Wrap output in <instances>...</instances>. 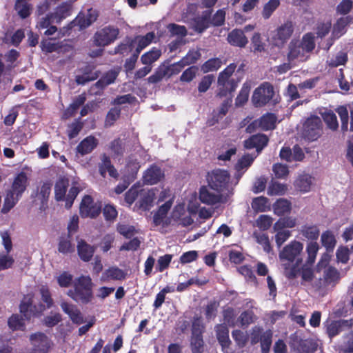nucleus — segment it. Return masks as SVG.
I'll return each mask as SVG.
<instances>
[{"label":"nucleus","mask_w":353,"mask_h":353,"mask_svg":"<svg viewBox=\"0 0 353 353\" xmlns=\"http://www.w3.org/2000/svg\"><path fill=\"white\" fill-rule=\"evenodd\" d=\"M303 244L293 240L285 245L279 252V257L284 269V274L288 279L296 277L299 267L303 262Z\"/></svg>","instance_id":"f257e3e1"},{"label":"nucleus","mask_w":353,"mask_h":353,"mask_svg":"<svg viewBox=\"0 0 353 353\" xmlns=\"http://www.w3.org/2000/svg\"><path fill=\"white\" fill-rule=\"evenodd\" d=\"M314 38V34L309 32L301 40L292 39L288 45V61L295 63L306 61L315 48Z\"/></svg>","instance_id":"f03ea898"},{"label":"nucleus","mask_w":353,"mask_h":353,"mask_svg":"<svg viewBox=\"0 0 353 353\" xmlns=\"http://www.w3.org/2000/svg\"><path fill=\"white\" fill-rule=\"evenodd\" d=\"M73 288L67 294L79 303L87 304L93 298L92 283L89 276L82 275L73 281Z\"/></svg>","instance_id":"7ed1b4c3"},{"label":"nucleus","mask_w":353,"mask_h":353,"mask_svg":"<svg viewBox=\"0 0 353 353\" xmlns=\"http://www.w3.org/2000/svg\"><path fill=\"white\" fill-rule=\"evenodd\" d=\"M28 177L25 172L18 174L12 182L11 188L7 191L1 209L3 213L9 212L21 199L28 186Z\"/></svg>","instance_id":"20e7f679"},{"label":"nucleus","mask_w":353,"mask_h":353,"mask_svg":"<svg viewBox=\"0 0 353 353\" xmlns=\"http://www.w3.org/2000/svg\"><path fill=\"white\" fill-rule=\"evenodd\" d=\"M208 183L210 188L222 192L226 196H230L233 194L234 187L230 182V176L228 171L216 169L208 174Z\"/></svg>","instance_id":"39448f33"},{"label":"nucleus","mask_w":353,"mask_h":353,"mask_svg":"<svg viewBox=\"0 0 353 353\" xmlns=\"http://www.w3.org/2000/svg\"><path fill=\"white\" fill-rule=\"evenodd\" d=\"M29 340L32 345L29 353H48L53 345L50 339L43 332L32 334Z\"/></svg>","instance_id":"423d86ee"},{"label":"nucleus","mask_w":353,"mask_h":353,"mask_svg":"<svg viewBox=\"0 0 353 353\" xmlns=\"http://www.w3.org/2000/svg\"><path fill=\"white\" fill-rule=\"evenodd\" d=\"M236 68V65L235 63H231L219 74L218 77L219 92H218L217 96H225L227 92H232L234 90L235 86L234 85L233 80H230V78L234 72Z\"/></svg>","instance_id":"0eeeda50"},{"label":"nucleus","mask_w":353,"mask_h":353,"mask_svg":"<svg viewBox=\"0 0 353 353\" xmlns=\"http://www.w3.org/2000/svg\"><path fill=\"white\" fill-rule=\"evenodd\" d=\"M274 95L273 87L269 83H263L255 89L252 97L254 106L262 107L267 104Z\"/></svg>","instance_id":"6e6552de"},{"label":"nucleus","mask_w":353,"mask_h":353,"mask_svg":"<svg viewBox=\"0 0 353 353\" xmlns=\"http://www.w3.org/2000/svg\"><path fill=\"white\" fill-rule=\"evenodd\" d=\"M119 30L113 26H106L99 30L94 35V42L97 46H105L118 37Z\"/></svg>","instance_id":"1a4fd4ad"},{"label":"nucleus","mask_w":353,"mask_h":353,"mask_svg":"<svg viewBox=\"0 0 353 353\" xmlns=\"http://www.w3.org/2000/svg\"><path fill=\"white\" fill-rule=\"evenodd\" d=\"M293 32V23L292 21L285 22L274 30L272 37L273 45L279 48H282L291 37Z\"/></svg>","instance_id":"9d476101"},{"label":"nucleus","mask_w":353,"mask_h":353,"mask_svg":"<svg viewBox=\"0 0 353 353\" xmlns=\"http://www.w3.org/2000/svg\"><path fill=\"white\" fill-rule=\"evenodd\" d=\"M322 134V123L318 117H313L306 120L303 126V136L309 141L316 140Z\"/></svg>","instance_id":"9b49d317"},{"label":"nucleus","mask_w":353,"mask_h":353,"mask_svg":"<svg viewBox=\"0 0 353 353\" xmlns=\"http://www.w3.org/2000/svg\"><path fill=\"white\" fill-rule=\"evenodd\" d=\"M277 118L272 113H267L263 115L259 119L255 120L250 124L246 130L248 132H252L255 129L259 128L262 130H272L276 126Z\"/></svg>","instance_id":"f8f14e48"},{"label":"nucleus","mask_w":353,"mask_h":353,"mask_svg":"<svg viewBox=\"0 0 353 353\" xmlns=\"http://www.w3.org/2000/svg\"><path fill=\"white\" fill-rule=\"evenodd\" d=\"M226 196L221 192L215 193L205 186L199 190V198L201 202L208 205H215L225 202Z\"/></svg>","instance_id":"ddd939ff"},{"label":"nucleus","mask_w":353,"mask_h":353,"mask_svg":"<svg viewBox=\"0 0 353 353\" xmlns=\"http://www.w3.org/2000/svg\"><path fill=\"white\" fill-rule=\"evenodd\" d=\"M79 208L82 217L94 218L99 214L101 207L99 203H94L90 196L86 195L83 198Z\"/></svg>","instance_id":"4468645a"},{"label":"nucleus","mask_w":353,"mask_h":353,"mask_svg":"<svg viewBox=\"0 0 353 353\" xmlns=\"http://www.w3.org/2000/svg\"><path fill=\"white\" fill-rule=\"evenodd\" d=\"M323 269V278H319L312 284L313 287L317 290L326 288L339 279V273L336 268L329 266Z\"/></svg>","instance_id":"2eb2a0df"},{"label":"nucleus","mask_w":353,"mask_h":353,"mask_svg":"<svg viewBox=\"0 0 353 353\" xmlns=\"http://www.w3.org/2000/svg\"><path fill=\"white\" fill-rule=\"evenodd\" d=\"M164 176V172L159 167L152 165L143 173V183L148 185H153L161 181Z\"/></svg>","instance_id":"dca6fc26"},{"label":"nucleus","mask_w":353,"mask_h":353,"mask_svg":"<svg viewBox=\"0 0 353 353\" xmlns=\"http://www.w3.org/2000/svg\"><path fill=\"white\" fill-rule=\"evenodd\" d=\"M32 299L30 296H25L20 304V312L26 319H30L32 316L35 315L45 309L44 306L40 305L39 309H37L36 306L32 305Z\"/></svg>","instance_id":"f3484780"},{"label":"nucleus","mask_w":353,"mask_h":353,"mask_svg":"<svg viewBox=\"0 0 353 353\" xmlns=\"http://www.w3.org/2000/svg\"><path fill=\"white\" fill-rule=\"evenodd\" d=\"M98 17V13L92 8L88 9L85 12H81L76 18L75 23L80 28H85L94 23Z\"/></svg>","instance_id":"a211bd4d"},{"label":"nucleus","mask_w":353,"mask_h":353,"mask_svg":"<svg viewBox=\"0 0 353 353\" xmlns=\"http://www.w3.org/2000/svg\"><path fill=\"white\" fill-rule=\"evenodd\" d=\"M353 23V17L348 15L339 18L333 26L332 37L339 39L346 32L347 26Z\"/></svg>","instance_id":"6ab92c4d"},{"label":"nucleus","mask_w":353,"mask_h":353,"mask_svg":"<svg viewBox=\"0 0 353 353\" xmlns=\"http://www.w3.org/2000/svg\"><path fill=\"white\" fill-rule=\"evenodd\" d=\"M157 192L158 190L157 188L141 190L140 192L139 207L143 210H148L153 205Z\"/></svg>","instance_id":"aec40b11"},{"label":"nucleus","mask_w":353,"mask_h":353,"mask_svg":"<svg viewBox=\"0 0 353 353\" xmlns=\"http://www.w3.org/2000/svg\"><path fill=\"white\" fill-rule=\"evenodd\" d=\"M268 139L267 136L258 134L252 136L250 139L245 141V147L248 149L256 148L257 153L267 145Z\"/></svg>","instance_id":"412c9836"},{"label":"nucleus","mask_w":353,"mask_h":353,"mask_svg":"<svg viewBox=\"0 0 353 353\" xmlns=\"http://www.w3.org/2000/svg\"><path fill=\"white\" fill-rule=\"evenodd\" d=\"M77 241L79 257L84 261H89L94 252V248L88 244L83 239L78 238Z\"/></svg>","instance_id":"4be33fe9"},{"label":"nucleus","mask_w":353,"mask_h":353,"mask_svg":"<svg viewBox=\"0 0 353 353\" xmlns=\"http://www.w3.org/2000/svg\"><path fill=\"white\" fill-rule=\"evenodd\" d=\"M61 307L63 311L70 316L73 323L76 324H81L83 323L81 314L76 306L63 301L61 303Z\"/></svg>","instance_id":"5701e85b"},{"label":"nucleus","mask_w":353,"mask_h":353,"mask_svg":"<svg viewBox=\"0 0 353 353\" xmlns=\"http://www.w3.org/2000/svg\"><path fill=\"white\" fill-rule=\"evenodd\" d=\"M314 179L307 174H302L294 181V186L303 192H309L314 183Z\"/></svg>","instance_id":"b1692460"},{"label":"nucleus","mask_w":353,"mask_h":353,"mask_svg":"<svg viewBox=\"0 0 353 353\" xmlns=\"http://www.w3.org/2000/svg\"><path fill=\"white\" fill-rule=\"evenodd\" d=\"M98 141L92 136L85 138L77 147V151L81 155L90 153L97 145Z\"/></svg>","instance_id":"393cba45"},{"label":"nucleus","mask_w":353,"mask_h":353,"mask_svg":"<svg viewBox=\"0 0 353 353\" xmlns=\"http://www.w3.org/2000/svg\"><path fill=\"white\" fill-rule=\"evenodd\" d=\"M256 157V155L246 154L238 161L235 166L236 170V174H235L236 178L239 179L241 177L245 170L251 165Z\"/></svg>","instance_id":"a878e982"},{"label":"nucleus","mask_w":353,"mask_h":353,"mask_svg":"<svg viewBox=\"0 0 353 353\" xmlns=\"http://www.w3.org/2000/svg\"><path fill=\"white\" fill-rule=\"evenodd\" d=\"M126 274L117 267H110L105 270L101 276V280L108 281L110 280H122L125 278Z\"/></svg>","instance_id":"bb28decb"},{"label":"nucleus","mask_w":353,"mask_h":353,"mask_svg":"<svg viewBox=\"0 0 353 353\" xmlns=\"http://www.w3.org/2000/svg\"><path fill=\"white\" fill-rule=\"evenodd\" d=\"M228 42L235 46L244 47L248 43V39L243 31L232 30L228 36Z\"/></svg>","instance_id":"cd10ccee"},{"label":"nucleus","mask_w":353,"mask_h":353,"mask_svg":"<svg viewBox=\"0 0 353 353\" xmlns=\"http://www.w3.org/2000/svg\"><path fill=\"white\" fill-rule=\"evenodd\" d=\"M118 76V72L115 70H110L106 72L95 84L94 86L96 88L99 89L100 90H103L104 88L108 86V85L114 82L115 79Z\"/></svg>","instance_id":"c85d7f7f"},{"label":"nucleus","mask_w":353,"mask_h":353,"mask_svg":"<svg viewBox=\"0 0 353 353\" xmlns=\"http://www.w3.org/2000/svg\"><path fill=\"white\" fill-rule=\"evenodd\" d=\"M172 202L168 201L163 204L158 210L157 212L154 214L153 216V223L157 226L163 223L164 219L166 217V215L171 208Z\"/></svg>","instance_id":"c756f323"},{"label":"nucleus","mask_w":353,"mask_h":353,"mask_svg":"<svg viewBox=\"0 0 353 353\" xmlns=\"http://www.w3.org/2000/svg\"><path fill=\"white\" fill-rule=\"evenodd\" d=\"M58 250L64 254L72 253L74 251V245L71 241L70 234L59 238Z\"/></svg>","instance_id":"7c9ffc66"},{"label":"nucleus","mask_w":353,"mask_h":353,"mask_svg":"<svg viewBox=\"0 0 353 353\" xmlns=\"http://www.w3.org/2000/svg\"><path fill=\"white\" fill-rule=\"evenodd\" d=\"M210 24V13L205 12L202 16L198 17L194 20L193 28L196 32H202L209 27Z\"/></svg>","instance_id":"2f4dec72"},{"label":"nucleus","mask_w":353,"mask_h":353,"mask_svg":"<svg viewBox=\"0 0 353 353\" xmlns=\"http://www.w3.org/2000/svg\"><path fill=\"white\" fill-rule=\"evenodd\" d=\"M99 76V72L98 71H94L89 68L82 74H77L75 80L77 84L84 85L89 81L97 79Z\"/></svg>","instance_id":"473e14b6"},{"label":"nucleus","mask_w":353,"mask_h":353,"mask_svg":"<svg viewBox=\"0 0 353 353\" xmlns=\"http://www.w3.org/2000/svg\"><path fill=\"white\" fill-rule=\"evenodd\" d=\"M69 185V181L66 179H59L54 186L55 199L57 201H61L65 199V193Z\"/></svg>","instance_id":"72a5a7b5"},{"label":"nucleus","mask_w":353,"mask_h":353,"mask_svg":"<svg viewBox=\"0 0 353 353\" xmlns=\"http://www.w3.org/2000/svg\"><path fill=\"white\" fill-rule=\"evenodd\" d=\"M350 324L348 321L341 320L332 321L327 325V332L330 338L337 335L340 332L343 330V327L349 326Z\"/></svg>","instance_id":"f704fd0d"},{"label":"nucleus","mask_w":353,"mask_h":353,"mask_svg":"<svg viewBox=\"0 0 353 353\" xmlns=\"http://www.w3.org/2000/svg\"><path fill=\"white\" fill-rule=\"evenodd\" d=\"M252 208L256 212H266L270 210L268 199L264 196L256 197L252 200Z\"/></svg>","instance_id":"c9c22d12"},{"label":"nucleus","mask_w":353,"mask_h":353,"mask_svg":"<svg viewBox=\"0 0 353 353\" xmlns=\"http://www.w3.org/2000/svg\"><path fill=\"white\" fill-rule=\"evenodd\" d=\"M319 250V245L315 241H310L307 244L306 252L307 254V257L305 263L310 265H312L314 264Z\"/></svg>","instance_id":"e433bc0d"},{"label":"nucleus","mask_w":353,"mask_h":353,"mask_svg":"<svg viewBox=\"0 0 353 353\" xmlns=\"http://www.w3.org/2000/svg\"><path fill=\"white\" fill-rule=\"evenodd\" d=\"M290 209V203L285 199H278L273 205L274 212L275 214L279 216L289 212Z\"/></svg>","instance_id":"4c0bfd02"},{"label":"nucleus","mask_w":353,"mask_h":353,"mask_svg":"<svg viewBox=\"0 0 353 353\" xmlns=\"http://www.w3.org/2000/svg\"><path fill=\"white\" fill-rule=\"evenodd\" d=\"M161 55V51L157 48H153L152 50L144 53L141 57V61L144 65H151L152 63L155 62Z\"/></svg>","instance_id":"58836bf2"},{"label":"nucleus","mask_w":353,"mask_h":353,"mask_svg":"<svg viewBox=\"0 0 353 353\" xmlns=\"http://www.w3.org/2000/svg\"><path fill=\"white\" fill-rule=\"evenodd\" d=\"M51 192V184L48 182H45L42 184L38 190L37 194L36 201H40L41 206L43 207L47 202L48 197Z\"/></svg>","instance_id":"ea45409f"},{"label":"nucleus","mask_w":353,"mask_h":353,"mask_svg":"<svg viewBox=\"0 0 353 353\" xmlns=\"http://www.w3.org/2000/svg\"><path fill=\"white\" fill-rule=\"evenodd\" d=\"M300 232L307 239L316 240L319 238L320 230L316 225H304L301 228Z\"/></svg>","instance_id":"a19ab883"},{"label":"nucleus","mask_w":353,"mask_h":353,"mask_svg":"<svg viewBox=\"0 0 353 353\" xmlns=\"http://www.w3.org/2000/svg\"><path fill=\"white\" fill-rule=\"evenodd\" d=\"M71 5L68 3H62L59 6L56 11L52 13L54 16L56 23H59L63 19L70 14Z\"/></svg>","instance_id":"79ce46f5"},{"label":"nucleus","mask_w":353,"mask_h":353,"mask_svg":"<svg viewBox=\"0 0 353 353\" xmlns=\"http://www.w3.org/2000/svg\"><path fill=\"white\" fill-rule=\"evenodd\" d=\"M297 220L294 217L287 216L279 219L274 225V229L292 228L296 225Z\"/></svg>","instance_id":"37998d69"},{"label":"nucleus","mask_w":353,"mask_h":353,"mask_svg":"<svg viewBox=\"0 0 353 353\" xmlns=\"http://www.w3.org/2000/svg\"><path fill=\"white\" fill-rule=\"evenodd\" d=\"M280 5L279 0H269L263 8L261 12L262 17L265 19H268L273 12L278 8Z\"/></svg>","instance_id":"c03bdc74"},{"label":"nucleus","mask_w":353,"mask_h":353,"mask_svg":"<svg viewBox=\"0 0 353 353\" xmlns=\"http://www.w3.org/2000/svg\"><path fill=\"white\" fill-rule=\"evenodd\" d=\"M216 337L221 345L231 343L229 339V330L224 325H218L216 327Z\"/></svg>","instance_id":"a18cd8bd"},{"label":"nucleus","mask_w":353,"mask_h":353,"mask_svg":"<svg viewBox=\"0 0 353 353\" xmlns=\"http://www.w3.org/2000/svg\"><path fill=\"white\" fill-rule=\"evenodd\" d=\"M322 245L326 248L327 252L332 251L336 245V240L333 234L330 231H326L321 234V237Z\"/></svg>","instance_id":"49530a36"},{"label":"nucleus","mask_w":353,"mask_h":353,"mask_svg":"<svg viewBox=\"0 0 353 353\" xmlns=\"http://www.w3.org/2000/svg\"><path fill=\"white\" fill-rule=\"evenodd\" d=\"M287 190L288 187L286 185L276 181H272L268 188V194L270 196L283 195Z\"/></svg>","instance_id":"de8ad7c7"},{"label":"nucleus","mask_w":353,"mask_h":353,"mask_svg":"<svg viewBox=\"0 0 353 353\" xmlns=\"http://www.w3.org/2000/svg\"><path fill=\"white\" fill-rule=\"evenodd\" d=\"M322 117L329 128L333 130H335L338 128L339 123L337 121V118L333 112L330 110H325L322 113Z\"/></svg>","instance_id":"09e8293b"},{"label":"nucleus","mask_w":353,"mask_h":353,"mask_svg":"<svg viewBox=\"0 0 353 353\" xmlns=\"http://www.w3.org/2000/svg\"><path fill=\"white\" fill-rule=\"evenodd\" d=\"M164 77H168L165 65H161L154 73L148 78V81L150 83H157L162 81Z\"/></svg>","instance_id":"8fccbe9b"},{"label":"nucleus","mask_w":353,"mask_h":353,"mask_svg":"<svg viewBox=\"0 0 353 353\" xmlns=\"http://www.w3.org/2000/svg\"><path fill=\"white\" fill-rule=\"evenodd\" d=\"M154 32H148L146 35L143 37H138L136 40L138 43L137 47L136 48V52L139 54L140 52L148 46L152 41L154 39Z\"/></svg>","instance_id":"3c124183"},{"label":"nucleus","mask_w":353,"mask_h":353,"mask_svg":"<svg viewBox=\"0 0 353 353\" xmlns=\"http://www.w3.org/2000/svg\"><path fill=\"white\" fill-rule=\"evenodd\" d=\"M272 333L270 330L265 331L260 338L261 350L263 353H269L272 344Z\"/></svg>","instance_id":"603ef678"},{"label":"nucleus","mask_w":353,"mask_h":353,"mask_svg":"<svg viewBox=\"0 0 353 353\" xmlns=\"http://www.w3.org/2000/svg\"><path fill=\"white\" fill-rule=\"evenodd\" d=\"M221 61L219 58L210 59L203 63L201 70L205 73L216 70L221 67Z\"/></svg>","instance_id":"864d4df0"},{"label":"nucleus","mask_w":353,"mask_h":353,"mask_svg":"<svg viewBox=\"0 0 353 353\" xmlns=\"http://www.w3.org/2000/svg\"><path fill=\"white\" fill-rule=\"evenodd\" d=\"M253 236L256 241L262 245L265 252L269 253L272 250L268 236L266 234L254 232Z\"/></svg>","instance_id":"5fc2aeb1"},{"label":"nucleus","mask_w":353,"mask_h":353,"mask_svg":"<svg viewBox=\"0 0 353 353\" xmlns=\"http://www.w3.org/2000/svg\"><path fill=\"white\" fill-rule=\"evenodd\" d=\"M85 101V97L83 94L79 95L66 110L65 114L70 117L72 116Z\"/></svg>","instance_id":"6e6d98bb"},{"label":"nucleus","mask_w":353,"mask_h":353,"mask_svg":"<svg viewBox=\"0 0 353 353\" xmlns=\"http://www.w3.org/2000/svg\"><path fill=\"white\" fill-rule=\"evenodd\" d=\"M312 265L304 264L302 266L301 275V283L305 284V283H311L314 279L313 270L311 268Z\"/></svg>","instance_id":"4d7b16f0"},{"label":"nucleus","mask_w":353,"mask_h":353,"mask_svg":"<svg viewBox=\"0 0 353 353\" xmlns=\"http://www.w3.org/2000/svg\"><path fill=\"white\" fill-rule=\"evenodd\" d=\"M276 232L275 235V242L278 247L285 242L291 236V232L285 229H274Z\"/></svg>","instance_id":"13d9d810"},{"label":"nucleus","mask_w":353,"mask_h":353,"mask_svg":"<svg viewBox=\"0 0 353 353\" xmlns=\"http://www.w3.org/2000/svg\"><path fill=\"white\" fill-rule=\"evenodd\" d=\"M339 350L343 353L353 352V332L349 333L344 338L343 343L339 346Z\"/></svg>","instance_id":"bf43d9fd"},{"label":"nucleus","mask_w":353,"mask_h":353,"mask_svg":"<svg viewBox=\"0 0 353 353\" xmlns=\"http://www.w3.org/2000/svg\"><path fill=\"white\" fill-rule=\"evenodd\" d=\"M167 28L172 36H177L179 38H182L187 34V30L183 26L170 23L167 26Z\"/></svg>","instance_id":"052dcab7"},{"label":"nucleus","mask_w":353,"mask_h":353,"mask_svg":"<svg viewBox=\"0 0 353 353\" xmlns=\"http://www.w3.org/2000/svg\"><path fill=\"white\" fill-rule=\"evenodd\" d=\"M272 218L268 215H260L255 221V225L261 230H267L272 223Z\"/></svg>","instance_id":"680f3d73"},{"label":"nucleus","mask_w":353,"mask_h":353,"mask_svg":"<svg viewBox=\"0 0 353 353\" xmlns=\"http://www.w3.org/2000/svg\"><path fill=\"white\" fill-rule=\"evenodd\" d=\"M56 23L54 16L52 13L48 14L39 18L37 21V28L39 29L48 28L51 24Z\"/></svg>","instance_id":"e2e57ef3"},{"label":"nucleus","mask_w":353,"mask_h":353,"mask_svg":"<svg viewBox=\"0 0 353 353\" xmlns=\"http://www.w3.org/2000/svg\"><path fill=\"white\" fill-rule=\"evenodd\" d=\"M72 275L67 272L61 273L57 277L58 284L61 288H68L73 283Z\"/></svg>","instance_id":"0e129e2a"},{"label":"nucleus","mask_w":353,"mask_h":353,"mask_svg":"<svg viewBox=\"0 0 353 353\" xmlns=\"http://www.w3.org/2000/svg\"><path fill=\"white\" fill-rule=\"evenodd\" d=\"M255 316L252 311L248 310L241 313L239 317L241 326H248V325L254 323Z\"/></svg>","instance_id":"69168bd1"},{"label":"nucleus","mask_w":353,"mask_h":353,"mask_svg":"<svg viewBox=\"0 0 353 353\" xmlns=\"http://www.w3.org/2000/svg\"><path fill=\"white\" fill-rule=\"evenodd\" d=\"M203 341L202 335H193L191 339V347L194 353H201L203 350Z\"/></svg>","instance_id":"338daca9"},{"label":"nucleus","mask_w":353,"mask_h":353,"mask_svg":"<svg viewBox=\"0 0 353 353\" xmlns=\"http://www.w3.org/2000/svg\"><path fill=\"white\" fill-rule=\"evenodd\" d=\"M252 45L254 52H263L265 48V43L262 41V38L259 33H254L252 39Z\"/></svg>","instance_id":"774afa93"}]
</instances>
